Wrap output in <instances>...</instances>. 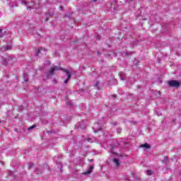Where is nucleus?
Masks as SVG:
<instances>
[{
	"label": "nucleus",
	"instance_id": "1",
	"mask_svg": "<svg viewBox=\"0 0 181 181\" xmlns=\"http://www.w3.org/2000/svg\"><path fill=\"white\" fill-rule=\"evenodd\" d=\"M15 60L16 59L12 55L7 57H2V64L3 66H11V64L15 63Z\"/></svg>",
	"mask_w": 181,
	"mask_h": 181
},
{
	"label": "nucleus",
	"instance_id": "2",
	"mask_svg": "<svg viewBox=\"0 0 181 181\" xmlns=\"http://www.w3.org/2000/svg\"><path fill=\"white\" fill-rule=\"evenodd\" d=\"M119 76L122 81H124L126 80L127 83H129V84H134V83H135V78H133V77L127 78V76H125V74H124V72L122 71H120L119 73Z\"/></svg>",
	"mask_w": 181,
	"mask_h": 181
},
{
	"label": "nucleus",
	"instance_id": "3",
	"mask_svg": "<svg viewBox=\"0 0 181 181\" xmlns=\"http://www.w3.org/2000/svg\"><path fill=\"white\" fill-rule=\"evenodd\" d=\"M103 124L101 120H98V122H95L93 127L94 134H97V132L103 131Z\"/></svg>",
	"mask_w": 181,
	"mask_h": 181
},
{
	"label": "nucleus",
	"instance_id": "4",
	"mask_svg": "<svg viewBox=\"0 0 181 181\" xmlns=\"http://www.w3.org/2000/svg\"><path fill=\"white\" fill-rule=\"evenodd\" d=\"M86 122H87V121L82 120L81 122L77 123L75 125L74 129H76L77 131H81V129H86Z\"/></svg>",
	"mask_w": 181,
	"mask_h": 181
},
{
	"label": "nucleus",
	"instance_id": "5",
	"mask_svg": "<svg viewBox=\"0 0 181 181\" xmlns=\"http://www.w3.org/2000/svg\"><path fill=\"white\" fill-rule=\"evenodd\" d=\"M169 87H175V88H178L180 87V81L176 80H171L168 81Z\"/></svg>",
	"mask_w": 181,
	"mask_h": 181
},
{
	"label": "nucleus",
	"instance_id": "6",
	"mask_svg": "<svg viewBox=\"0 0 181 181\" xmlns=\"http://www.w3.org/2000/svg\"><path fill=\"white\" fill-rule=\"evenodd\" d=\"M107 8L109 11H110L113 13H117V5L115 4V3H110L109 6H107Z\"/></svg>",
	"mask_w": 181,
	"mask_h": 181
},
{
	"label": "nucleus",
	"instance_id": "7",
	"mask_svg": "<svg viewBox=\"0 0 181 181\" xmlns=\"http://www.w3.org/2000/svg\"><path fill=\"white\" fill-rule=\"evenodd\" d=\"M54 71H56L54 67H52L51 69L46 73L47 78H50V77H52V76L54 74Z\"/></svg>",
	"mask_w": 181,
	"mask_h": 181
},
{
	"label": "nucleus",
	"instance_id": "8",
	"mask_svg": "<svg viewBox=\"0 0 181 181\" xmlns=\"http://www.w3.org/2000/svg\"><path fill=\"white\" fill-rule=\"evenodd\" d=\"M94 170V166H93V165H90V167H89V168L86 171V172H84L83 173V175H90V173H93V170Z\"/></svg>",
	"mask_w": 181,
	"mask_h": 181
},
{
	"label": "nucleus",
	"instance_id": "9",
	"mask_svg": "<svg viewBox=\"0 0 181 181\" xmlns=\"http://www.w3.org/2000/svg\"><path fill=\"white\" fill-rule=\"evenodd\" d=\"M132 54H134V52L131 51H126L122 53V56H123V57H129V56H132Z\"/></svg>",
	"mask_w": 181,
	"mask_h": 181
},
{
	"label": "nucleus",
	"instance_id": "10",
	"mask_svg": "<svg viewBox=\"0 0 181 181\" xmlns=\"http://www.w3.org/2000/svg\"><path fill=\"white\" fill-rule=\"evenodd\" d=\"M42 0H32V3L35 6H37V8H40Z\"/></svg>",
	"mask_w": 181,
	"mask_h": 181
},
{
	"label": "nucleus",
	"instance_id": "11",
	"mask_svg": "<svg viewBox=\"0 0 181 181\" xmlns=\"http://www.w3.org/2000/svg\"><path fill=\"white\" fill-rule=\"evenodd\" d=\"M12 49V45H4L1 47L2 52H6V50H11Z\"/></svg>",
	"mask_w": 181,
	"mask_h": 181
},
{
	"label": "nucleus",
	"instance_id": "12",
	"mask_svg": "<svg viewBox=\"0 0 181 181\" xmlns=\"http://www.w3.org/2000/svg\"><path fill=\"white\" fill-rule=\"evenodd\" d=\"M63 72L66 73V78L69 79L71 78V72L69 71V69H63Z\"/></svg>",
	"mask_w": 181,
	"mask_h": 181
},
{
	"label": "nucleus",
	"instance_id": "13",
	"mask_svg": "<svg viewBox=\"0 0 181 181\" xmlns=\"http://www.w3.org/2000/svg\"><path fill=\"white\" fill-rule=\"evenodd\" d=\"M73 13H74L73 11L69 12L68 14H65L64 18H67L68 19H74L73 17Z\"/></svg>",
	"mask_w": 181,
	"mask_h": 181
},
{
	"label": "nucleus",
	"instance_id": "14",
	"mask_svg": "<svg viewBox=\"0 0 181 181\" xmlns=\"http://www.w3.org/2000/svg\"><path fill=\"white\" fill-rule=\"evenodd\" d=\"M46 52V49L43 48V47H40L37 49L36 51V56H39V54H42V52Z\"/></svg>",
	"mask_w": 181,
	"mask_h": 181
},
{
	"label": "nucleus",
	"instance_id": "15",
	"mask_svg": "<svg viewBox=\"0 0 181 181\" xmlns=\"http://www.w3.org/2000/svg\"><path fill=\"white\" fill-rule=\"evenodd\" d=\"M56 15V11H49L48 13H45V16H49L52 18V16H54Z\"/></svg>",
	"mask_w": 181,
	"mask_h": 181
},
{
	"label": "nucleus",
	"instance_id": "16",
	"mask_svg": "<svg viewBox=\"0 0 181 181\" xmlns=\"http://www.w3.org/2000/svg\"><path fill=\"white\" fill-rule=\"evenodd\" d=\"M66 104L68 107H74V103L71 102V100H66Z\"/></svg>",
	"mask_w": 181,
	"mask_h": 181
},
{
	"label": "nucleus",
	"instance_id": "17",
	"mask_svg": "<svg viewBox=\"0 0 181 181\" xmlns=\"http://www.w3.org/2000/svg\"><path fill=\"white\" fill-rule=\"evenodd\" d=\"M168 162H169V157L168 156H165L164 159L162 160V163L164 165H168Z\"/></svg>",
	"mask_w": 181,
	"mask_h": 181
},
{
	"label": "nucleus",
	"instance_id": "18",
	"mask_svg": "<svg viewBox=\"0 0 181 181\" xmlns=\"http://www.w3.org/2000/svg\"><path fill=\"white\" fill-rule=\"evenodd\" d=\"M57 167L59 169L60 172H63V165L62 163H57Z\"/></svg>",
	"mask_w": 181,
	"mask_h": 181
},
{
	"label": "nucleus",
	"instance_id": "19",
	"mask_svg": "<svg viewBox=\"0 0 181 181\" xmlns=\"http://www.w3.org/2000/svg\"><path fill=\"white\" fill-rule=\"evenodd\" d=\"M23 80L25 83H28V80H29V77L28 76L27 73H23Z\"/></svg>",
	"mask_w": 181,
	"mask_h": 181
},
{
	"label": "nucleus",
	"instance_id": "20",
	"mask_svg": "<svg viewBox=\"0 0 181 181\" xmlns=\"http://www.w3.org/2000/svg\"><path fill=\"white\" fill-rule=\"evenodd\" d=\"M113 162L115 163L116 166L118 168L119 166V160L117 158H113Z\"/></svg>",
	"mask_w": 181,
	"mask_h": 181
},
{
	"label": "nucleus",
	"instance_id": "21",
	"mask_svg": "<svg viewBox=\"0 0 181 181\" xmlns=\"http://www.w3.org/2000/svg\"><path fill=\"white\" fill-rule=\"evenodd\" d=\"M141 148H145V149H150L151 145L148 144V143H146L141 145Z\"/></svg>",
	"mask_w": 181,
	"mask_h": 181
},
{
	"label": "nucleus",
	"instance_id": "22",
	"mask_svg": "<svg viewBox=\"0 0 181 181\" xmlns=\"http://www.w3.org/2000/svg\"><path fill=\"white\" fill-rule=\"evenodd\" d=\"M86 141H87V142H90V144H93V141H95V139L88 137L87 139H86Z\"/></svg>",
	"mask_w": 181,
	"mask_h": 181
},
{
	"label": "nucleus",
	"instance_id": "23",
	"mask_svg": "<svg viewBox=\"0 0 181 181\" xmlns=\"http://www.w3.org/2000/svg\"><path fill=\"white\" fill-rule=\"evenodd\" d=\"M36 128V124H33V126L28 128V131H32V129H35Z\"/></svg>",
	"mask_w": 181,
	"mask_h": 181
},
{
	"label": "nucleus",
	"instance_id": "24",
	"mask_svg": "<svg viewBox=\"0 0 181 181\" xmlns=\"http://www.w3.org/2000/svg\"><path fill=\"white\" fill-rule=\"evenodd\" d=\"M146 173L148 175V176H151L152 175V173H153V171H152V170H147Z\"/></svg>",
	"mask_w": 181,
	"mask_h": 181
},
{
	"label": "nucleus",
	"instance_id": "25",
	"mask_svg": "<svg viewBox=\"0 0 181 181\" xmlns=\"http://www.w3.org/2000/svg\"><path fill=\"white\" fill-rule=\"evenodd\" d=\"M54 69H55V71L57 70V71H59V70H62L63 69H62V67L57 66H53Z\"/></svg>",
	"mask_w": 181,
	"mask_h": 181
},
{
	"label": "nucleus",
	"instance_id": "26",
	"mask_svg": "<svg viewBox=\"0 0 181 181\" xmlns=\"http://www.w3.org/2000/svg\"><path fill=\"white\" fill-rule=\"evenodd\" d=\"M94 87H95L98 90H100V83L98 81L94 85Z\"/></svg>",
	"mask_w": 181,
	"mask_h": 181
},
{
	"label": "nucleus",
	"instance_id": "27",
	"mask_svg": "<svg viewBox=\"0 0 181 181\" xmlns=\"http://www.w3.org/2000/svg\"><path fill=\"white\" fill-rule=\"evenodd\" d=\"M50 64H52V62H50L49 60H46L45 62V66H50Z\"/></svg>",
	"mask_w": 181,
	"mask_h": 181
},
{
	"label": "nucleus",
	"instance_id": "28",
	"mask_svg": "<svg viewBox=\"0 0 181 181\" xmlns=\"http://www.w3.org/2000/svg\"><path fill=\"white\" fill-rule=\"evenodd\" d=\"M47 134H56V130H48Z\"/></svg>",
	"mask_w": 181,
	"mask_h": 181
},
{
	"label": "nucleus",
	"instance_id": "29",
	"mask_svg": "<svg viewBox=\"0 0 181 181\" xmlns=\"http://www.w3.org/2000/svg\"><path fill=\"white\" fill-rule=\"evenodd\" d=\"M33 166H35V164H33V163H28V168L32 169Z\"/></svg>",
	"mask_w": 181,
	"mask_h": 181
},
{
	"label": "nucleus",
	"instance_id": "30",
	"mask_svg": "<svg viewBox=\"0 0 181 181\" xmlns=\"http://www.w3.org/2000/svg\"><path fill=\"white\" fill-rule=\"evenodd\" d=\"M111 125H113V127H117L118 125V123L117 122H110Z\"/></svg>",
	"mask_w": 181,
	"mask_h": 181
},
{
	"label": "nucleus",
	"instance_id": "31",
	"mask_svg": "<svg viewBox=\"0 0 181 181\" xmlns=\"http://www.w3.org/2000/svg\"><path fill=\"white\" fill-rule=\"evenodd\" d=\"M122 132V128L119 127V128L117 129V134H121Z\"/></svg>",
	"mask_w": 181,
	"mask_h": 181
},
{
	"label": "nucleus",
	"instance_id": "32",
	"mask_svg": "<svg viewBox=\"0 0 181 181\" xmlns=\"http://www.w3.org/2000/svg\"><path fill=\"white\" fill-rule=\"evenodd\" d=\"M21 4H22L23 5H25V6H26L28 5V2H27L26 1H25V0H23V1H21Z\"/></svg>",
	"mask_w": 181,
	"mask_h": 181
},
{
	"label": "nucleus",
	"instance_id": "33",
	"mask_svg": "<svg viewBox=\"0 0 181 181\" xmlns=\"http://www.w3.org/2000/svg\"><path fill=\"white\" fill-rule=\"evenodd\" d=\"M46 16V18H45V22H49V18H50V16Z\"/></svg>",
	"mask_w": 181,
	"mask_h": 181
},
{
	"label": "nucleus",
	"instance_id": "34",
	"mask_svg": "<svg viewBox=\"0 0 181 181\" xmlns=\"http://www.w3.org/2000/svg\"><path fill=\"white\" fill-rule=\"evenodd\" d=\"M118 93L119 94H120V95H122V94H124V91H122V90H119Z\"/></svg>",
	"mask_w": 181,
	"mask_h": 181
},
{
	"label": "nucleus",
	"instance_id": "35",
	"mask_svg": "<svg viewBox=\"0 0 181 181\" xmlns=\"http://www.w3.org/2000/svg\"><path fill=\"white\" fill-rule=\"evenodd\" d=\"M59 11H64V8L63 7V6H59Z\"/></svg>",
	"mask_w": 181,
	"mask_h": 181
},
{
	"label": "nucleus",
	"instance_id": "36",
	"mask_svg": "<svg viewBox=\"0 0 181 181\" xmlns=\"http://www.w3.org/2000/svg\"><path fill=\"white\" fill-rule=\"evenodd\" d=\"M69 78H66V79H65V81H64V84H67L69 83Z\"/></svg>",
	"mask_w": 181,
	"mask_h": 181
},
{
	"label": "nucleus",
	"instance_id": "37",
	"mask_svg": "<svg viewBox=\"0 0 181 181\" xmlns=\"http://www.w3.org/2000/svg\"><path fill=\"white\" fill-rule=\"evenodd\" d=\"M4 36V34L2 33V29H0V37H2Z\"/></svg>",
	"mask_w": 181,
	"mask_h": 181
},
{
	"label": "nucleus",
	"instance_id": "38",
	"mask_svg": "<svg viewBox=\"0 0 181 181\" xmlns=\"http://www.w3.org/2000/svg\"><path fill=\"white\" fill-rule=\"evenodd\" d=\"M120 144H122L123 145H124V146H127V145H129L128 143H125L124 141H122Z\"/></svg>",
	"mask_w": 181,
	"mask_h": 181
},
{
	"label": "nucleus",
	"instance_id": "39",
	"mask_svg": "<svg viewBox=\"0 0 181 181\" xmlns=\"http://www.w3.org/2000/svg\"><path fill=\"white\" fill-rule=\"evenodd\" d=\"M112 98H117V95H112Z\"/></svg>",
	"mask_w": 181,
	"mask_h": 181
},
{
	"label": "nucleus",
	"instance_id": "40",
	"mask_svg": "<svg viewBox=\"0 0 181 181\" xmlns=\"http://www.w3.org/2000/svg\"><path fill=\"white\" fill-rule=\"evenodd\" d=\"M88 162H90V163L94 162V160H93V159H89V160H88Z\"/></svg>",
	"mask_w": 181,
	"mask_h": 181
},
{
	"label": "nucleus",
	"instance_id": "41",
	"mask_svg": "<svg viewBox=\"0 0 181 181\" xmlns=\"http://www.w3.org/2000/svg\"><path fill=\"white\" fill-rule=\"evenodd\" d=\"M28 9H33V6H28Z\"/></svg>",
	"mask_w": 181,
	"mask_h": 181
},
{
	"label": "nucleus",
	"instance_id": "42",
	"mask_svg": "<svg viewBox=\"0 0 181 181\" xmlns=\"http://www.w3.org/2000/svg\"><path fill=\"white\" fill-rule=\"evenodd\" d=\"M173 122H176V119H173Z\"/></svg>",
	"mask_w": 181,
	"mask_h": 181
},
{
	"label": "nucleus",
	"instance_id": "43",
	"mask_svg": "<svg viewBox=\"0 0 181 181\" xmlns=\"http://www.w3.org/2000/svg\"><path fill=\"white\" fill-rule=\"evenodd\" d=\"M2 16V13L0 11V18Z\"/></svg>",
	"mask_w": 181,
	"mask_h": 181
},
{
	"label": "nucleus",
	"instance_id": "44",
	"mask_svg": "<svg viewBox=\"0 0 181 181\" xmlns=\"http://www.w3.org/2000/svg\"><path fill=\"white\" fill-rule=\"evenodd\" d=\"M93 2H97V0H92Z\"/></svg>",
	"mask_w": 181,
	"mask_h": 181
},
{
	"label": "nucleus",
	"instance_id": "45",
	"mask_svg": "<svg viewBox=\"0 0 181 181\" xmlns=\"http://www.w3.org/2000/svg\"><path fill=\"white\" fill-rule=\"evenodd\" d=\"M112 151H114V146H112Z\"/></svg>",
	"mask_w": 181,
	"mask_h": 181
},
{
	"label": "nucleus",
	"instance_id": "46",
	"mask_svg": "<svg viewBox=\"0 0 181 181\" xmlns=\"http://www.w3.org/2000/svg\"><path fill=\"white\" fill-rule=\"evenodd\" d=\"M158 95H160V91H158Z\"/></svg>",
	"mask_w": 181,
	"mask_h": 181
},
{
	"label": "nucleus",
	"instance_id": "47",
	"mask_svg": "<svg viewBox=\"0 0 181 181\" xmlns=\"http://www.w3.org/2000/svg\"><path fill=\"white\" fill-rule=\"evenodd\" d=\"M135 64H136V66H138V63H136Z\"/></svg>",
	"mask_w": 181,
	"mask_h": 181
},
{
	"label": "nucleus",
	"instance_id": "48",
	"mask_svg": "<svg viewBox=\"0 0 181 181\" xmlns=\"http://www.w3.org/2000/svg\"><path fill=\"white\" fill-rule=\"evenodd\" d=\"M49 1V0H46V2H48Z\"/></svg>",
	"mask_w": 181,
	"mask_h": 181
},
{
	"label": "nucleus",
	"instance_id": "49",
	"mask_svg": "<svg viewBox=\"0 0 181 181\" xmlns=\"http://www.w3.org/2000/svg\"><path fill=\"white\" fill-rule=\"evenodd\" d=\"M118 82H115V84H117Z\"/></svg>",
	"mask_w": 181,
	"mask_h": 181
},
{
	"label": "nucleus",
	"instance_id": "50",
	"mask_svg": "<svg viewBox=\"0 0 181 181\" xmlns=\"http://www.w3.org/2000/svg\"><path fill=\"white\" fill-rule=\"evenodd\" d=\"M138 88H141V87L138 86Z\"/></svg>",
	"mask_w": 181,
	"mask_h": 181
},
{
	"label": "nucleus",
	"instance_id": "51",
	"mask_svg": "<svg viewBox=\"0 0 181 181\" xmlns=\"http://www.w3.org/2000/svg\"><path fill=\"white\" fill-rule=\"evenodd\" d=\"M1 122H2V121L0 120V124H1Z\"/></svg>",
	"mask_w": 181,
	"mask_h": 181
},
{
	"label": "nucleus",
	"instance_id": "52",
	"mask_svg": "<svg viewBox=\"0 0 181 181\" xmlns=\"http://www.w3.org/2000/svg\"><path fill=\"white\" fill-rule=\"evenodd\" d=\"M2 164H4V162H1Z\"/></svg>",
	"mask_w": 181,
	"mask_h": 181
}]
</instances>
